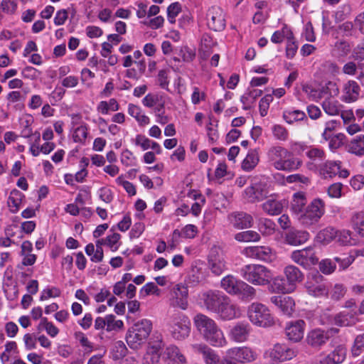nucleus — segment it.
Returning <instances> with one entry per match:
<instances>
[{
    "label": "nucleus",
    "mask_w": 364,
    "mask_h": 364,
    "mask_svg": "<svg viewBox=\"0 0 364 364\" xmlns=\"http://www.w3.org/2000/svg\"><path fill=\"white\" fill-rule=\"evenodd\" d=\"M249 333L250 326L248 324L238 323L232 328L230 335L234 341L243 342L247 340Z\"/></svg>",
    "instance_id": "c85d7f7f"
},
{
    "label": "nucleus",
    "mask_w": 364,
    "mask_h": 364,
    "mask_svg": "<svg viewBox=\"0 0 364 364\" xmlns=\"http://www.w3.org/2000/svg\"><path fill=\"white\" fill-rule=\"evenodd\" d=\"M171 331L173 337L177 340H183L190 333V322L183 315L173 318Z\"/></svg>",
    "instance_id": "ddd939ff"
},
{
    "label": "nucleus",
    "mask_w": 364,
    "mask_h": 364,
    "mask_svg": "<svg viewBox=\"0 0 364 364\" xmlns=\"http://www.w3.org/2000/svg\"><path fill=\"white\" fill-rule=\"evenodd\" d=\"M350 235L351 232L349 230H343L338 231V237L336 238V241H338V242L343 245L350 244Z\"/></svg>",
    "instance_id": "680f3d73"
},
{
    "label": "nucleus",
    "mask_w": 364,
    "mask_h": 364,
    "mask_svg": "<svg viewBox=\"0 0 364 364\" xmlns=\"http://www.w3.org/2000/svg\"><path fill=\"white\" fill-rule=\"evenodd\" d=\"M163 358L168 364H182L186 362L184 355L175 346H170L166 348L163 353Z\"/></svg>",
    "instance_id": "b1692460"
},
{
    "label": "nucleus",
    "mask_w": 364,
    "mask_h": 364,
    "mask_svg": "<svg viewBox=\"0 0 364 364\" xmlns=\"http://www.w3.org/2000/svg\"><path fill=\"white\" fill-rule=\"evenodd\" d=\"M350 185L355 190H360L364 186V176L363 175H357L350 181Z\"/></svg>",
    "instance_id": "774afa93"
},
{
    "label": "nucleus",
    "mask_w": 364,
    "mask_h": 364,
    "mask_svg": "<svg viewBox=\"0 0 364 364\" xmlns=\"http://www.w3.org/2000/svg\"><path fill=\"white\" fill-rule=\"evenodd\" d=\"M107 331H110L123 327V322L121 320H115L114 315H108L105 317Z\"/></svg>",
    "instance_id": "864d4df0"
},
{
    "label": "nucleus",
    "mask_w": 364,
    "mask_h": 364,
    "mask_svg": "<svg viewBox=\"0 0 364 364\" xmlns=\"http://www.w3.org/2000/svg\"><path fill=\"white\" fill-rule=\"evenodd\" d=\"M87 136V129L85 126H80L75 129L73 133V139L75 142L84 141Z\"/></svg>",
    "instance_id": "6e6d98bb"
},
{
    "label": "nucleus",
    "mask_w": 364,
    "mask_h": 364,
    "mask_svg": "<svg viewBox=\"0 0 364 364\" xmlns=\"http://www.w3.org/2000/svg\"><path fill=\"white\" fill-rule=\"evenodd\" d=\"M309 237L306 231L292 229L288 231L285 235V241L291 245H299L306 242Z\"/></svg>",
    "instance_id": "5701e85b"
},
{
    "label": "nucleus",
    "mask_w": 364,
    "mask_h": 364,
    "mask_svg": "<svg viewBox=\"0 0 364 364\" xmlns=\"http://www.w3.org/2000/svg\"><path fill=\"white\" fill-rule=\"evenodd\" d=\"M259 229L263 235H270L274 232L275 224L267 218H261L259 221Z\"/></svg>",
    "instance_id": "79ce46f5"
},
{
    "label": "nucleus",
    "mask_w": 364,
    "mask_h": 364,
    "mask_svg": "<svg viewBox=\"0 0 364 364\" xmlns=\"http://www.w3.org/2000/svg\"><path fill=\"white\" fill-rule=\"evenodd\" d=\"M348 151L357 156L364 155V135L358 136L350 141Z\"/></svg>",
    "instance_id": "f704fd0d"
},
{
    "label": "nucleus",
    "mask_w": 364,
    "mask_h": 364,
    "mask_svg": "<svg viewBox=\"0 0 364 364\" xmlns=\"http://www.w3.org/2000/svg\"><path fill=\"white\" fill-rule=\"evenodd\" d=\"M193 323L202 337L211 346L223 347L227 344L222 330L213 318L199 313L194 316Z\"/></svg>",
    "instance_id": "f257e3e1"
},
{
    "label": "nucleus",
    "mask_w": 364,
    "mask_h": 364,
    "mask_svg": "<svg viewBox=\"0 0 364 364\" xmlns=\"http://www.w3.org/2000/svg\"><path fill=\"white\" fill-rule=\"evenodd\" d=\"M324 281V277L318 272L309 274L305 284L309 294L316 297L328 295V288Z\"/></svg>",
    "instance_id": "0eeeda50"
},
{
    "label": "nucleus",
    "mask_w": 364,
    "mask_h": 364,
    "mask_svg": "<svg viewBox=\"0 0 364 364\" xmlns=\"http://www.w3.org/2000/svg\"><path fill=\"white\" fill-rule=\"evenodd\" d=\"M240 272L242 277L254 285L266 286L272 281V272L263 265L247 264Z\"/></svg>",
    "instance_id": "20e7f679"
},
{
    "label": "nucleus",
    "mask_w": 364,
    "mask_h": 364,
    "mask_svg": "<svg viewBox=\"0 0 364 364\" xmlns=\"http://www.w3.org/2000/svg\"><path fill=\"white\" fill-rule=\"evenodd\" d=\"M226 354L230 358L242 363L252 362L256 359L255 353L246 346L230 348Z\"/></svg>",
    "instance_id": "f3484780"
},
{
    "label": "nucleus",
    "mask_w": 364,
    "mask_h": 364,
    "mask_svg": "<svg viewBox=\"0 0 364 364\" xmlns=\"http://www.w3.org/2000/svg\"><path fill=\"white\" fill-rule=\"evenodd\" d=\"M191 348L195 353L203 356L205 364H213L218 360V355L205 343H195L191 345Z\"/></svg>",
    "instance_id": "aec40b11"
},
{
    "label": "nucleus",
    "mask_w": 364,
    "mask_h": 364,
    "mask_svg": "<svg viewBox=\"0 0 364 364\" xmlns=\"http://www.w3.org/2000/svg\"><path fill=\"white\" fill-rule=\"evenodd\" d=\"M364 347V334L358 336L354 342L353 347L352 348V353L354 355H358L360 353V350Z\"/></svg>",
    "instance_id": "e2e57ef3"
},
{
    "label": "nucleus",
    "mask_w": 364,
    "mask_h": 364,
    "mask_svg": "<svg viewBox=\"0 0 364 364\" xmlns=\"http://www.w3.org/2000/svg\"><path fill=\"white\" fill-rule=\"evenodd\" d=\"M272 133L275 138L280 141H286L289 136L287 129L282 125L275 124L273 126Z\"/></svg>",
    "instance_id": "8fccbe9b"
},
{
    "label": "nucleus",
    "mask_w": 364,
    "mask_h": 364,
    "mask_svg": "<svg viewBox=\"0 0 364 364\" xmlns=\"http://www.w3.org/2000/svg\"><path fill=\"white\" fill-rule=\"evenodd\" d=\"M324 213V204L320 199H314L298 217L304 226L308 227L316 223Z\"/></svg>",
    "instance_id": "423d86ee"
},
{
    "label": "nucleus",
    "mask_w": 364,
    "mask_h": 364,
    "mask_svg": "<svg viewBox=\"0 0 364 364\" xmlns=\"http://www.w3.org/2000/svg\"><path fill=\"white\" fill-rule=\"evenodd\" d=\"M298 49V46L294 41L293 35L287 40V45L286 48V55L289 58H293L296 55Z\"/></svg>",
    "instance_id": "4d7b16f0"
},
{
    "label": "nucleus",
    "mask_w": 364,
    "mask_h": 364,
    "mask_svg": "<svg viewBox=\"0 0 364 364\" xmlns=\"http://www.w3.org/2000/svg\"><path fill=\"white\" fill-rule=\"evenodd\" d=\"M262 209L269 215H279L282 212L283 205L274 198L268 199L262 204Z\"/></svg>",
    "instance_id": "72a5a7b5"
},
{
    "label": "nucleus",
    "mask_w": 364,
    "mask_h": 364,
    "mask_svg": "<svg viewBox=\"0 0 364 364\" xmlns=\"http://www.w3.org/2000/svg\"><path fill=\"white\" fill-rule=\"evenodd\" d=\"M272 100L271 95H266L259 101V112L262 116H265L267 113L269 102Z\"/></svg>",
    "instance_id": "338daca9"
},
{
    "label": "nucleus",
    "mask_w": 364,
    "mask_h": 364,
    "mask_svg": "<svg viewBox=\"0 0 364 364\" xmlns=\"http://www.w3.org/2000/svg\"><path fill=\"white\" fill-rule=\"evenodd\" d=\"M268 157L272 165L280 171H294L301 165V161L294 158L290 151L279 146L270 148Z\"/></svg>",
    "instance_id": "f03ea898"
},
{
    "label": "nucleus",
    "mask_w": 364,
    "mask_h": 364,
    "mask_svg": "<svg viewBox=\"0 0 364 364\" xmlns=\"http://www.w3.org/2000/svg\"><path fill=\"white\" fill-rule=\"evenodd\" d=\"M207 26L213 31L220 32L225 28V18L223 11L218 6H212L206 14Z\"/></svg>",
    "instance_id": "9d476101"
},
{
    "label": "nucleus",
    "mask_w": 364,
    "mask_h": 364,
    "mask_svg": "<svg viewBox=\"0 0 364 364\" xmlns=\"http://www.w3.org/2000/svg\"><path fill=\"white\" fill-rule=\"evenodd\" d=\"M188 296L187 287L181 284H176L171 291L170 305L186 310L188 305Z\"/></svg>",
    "instance_id": "f8f14e48"
},
{
    "label": "nucleus",
    "mask_w": 364,
    "mask_h": 364,
    "mask_svg": "<svg viewBox=\"0 0 364 364\" xmlns=\"http://www.w3.org/2000/svg\"><path fill=\"white\" fill-rule=\"evenodd\" d=\"M245 252L248 257L265 262L271 261L273 256L271 248L265 246L249 247L245 249Z\"/></svg>",
    "instance_id": "412c9836"
},
{
    "label": "nucleus",
    "mask_w": 364,
    "mask_h": 364,
    "mask_svg": "<svg viewBox=\"0 0 364 364\" xmlns=\"http://www.w3.org/2000/svg\"><path fill=\"white\" fill-rule=\"evenodd\" d=\"M342 184L336 183L332 184L328 188V193L332 198H338L341 196Z\"/></svg>",
    "instance_id": "69168bd1"
},
{
    "label": "nucleus",
    "mask_w": 364,
    "mask_h": 364,
    "mask_svg": "<svg viewBox=\"0 0 364 364\" xmlns=\"http://www.w3.org/2000/svg\"><path fill=\"white\" fill-rule=\"evenodd\" d=\"M346 355V350L342 346H338L332 353L321 360V364H338L342 363Z\"/></svg>",
    "instance_id": "cd10ccee"
},
{
    "label": "nucleus",
    "mask_w": 364,
    "mask_h": 364,
    "mask_svg": "<svg viewBox=\"0 0 364 364\" xmlns=\"http://www.w3.org/2000/svg\"><path fill=\"white\" fill-rule=\"evenodd\" d=\"M238 290L235 295H238L242 299L250 301L256 296L255 289L245 282L239 283Z\"/></svg>",
    "instance_id": "473e14b6"
},
{
    "label": "nucleus",
    "mask_w": 364,
    "mask_h": 364,
    "mask_svg": "<svg viewBox=\"0 0 364 364\" xmlns=\"http://www.w3.org/2000/svg\"><path fill=\"white\" fill-rule=\"evenodd\" d=\"M283 117L288 124H292L296 121L303 120L306 118V114L299 109H289L284 112Z\"/></svg>",
    "instance_id": "58836bf2"
},
{
    "label": "nucleus",
    "mask_w": 364,
    "mask_h": 364,
    "mask_svg": "<svg viewBox=\"0 0 364 364\" xmlns=\"http://www.w3.org/2000/svg\"><path fill=\"white\" fill-rule=\"evenodd\" d=\"M338 332L339 329L337 328H331L327 331L316 328L309 332L306 336V342L313 348L320 347Z\"/></svg>",
    "instance_id": "6e6552de"
},
{
    "label": "nucleus",
    "mask_w": 364,
    "mask_h": 364,
    "mask_svg": "<svg viewBox=\"0 0 364 364\" xmlns=\"http://www.w3.org/2000/svg\"><path fill=\"white\" fill-rule=\"evenodd\" d=\"M284 273L286 276L288 284L293 287V291L295 289L296 284L301 282L304 279L303 273L298 267L293 265L286 267Z\"/></svg>",
    "instance_id": "bb28decb"
},
{
    "label": "nucleus",
    "mask_w": 364,
    "mask_h": 364,
    "mask_svg": "<svg viewBox=\"0 0 364 364\" xmlns=\"http://www.w3.org/2000/svg\"><path fill=\"white\" fill-rule=\"evenodd\" d=\"M306 199L304 193L299 192L294 195L293 200L291 203V209L298 218L300 214L304 213V208L306 205Z\"/></svg>",
    "instance_id": "c756f323"
},
{
    "label": "nucleus",
    "mask_w": 364,
    "mask_h": 364,
    "mask_svg": "<svg viewBox=\"0 0 364 364\" xmlns=\"http://www.w3.org/2000/svg\"><path fill=\"white\" fill-rule=\"evenodd\" d=\"M38 330L45 329L48 334L52 337L58 335L59 331L52 323L49 322L46 318H42L38 326Z\"/></svg>",
    "instance_id": "a18cd8bd"
},
{
    "label": "nucleus",
    "mask_w": 364,
    "mask_h": 364,
    "mask_svg": "<svg viewBox=\"0 0 364 364\" xmlns=\"http://www.w3.org/2000/svg\"><path fill=\"white\" fill-rule=\"evenodd\" d=\"M119 239H120L119 234L113 233L112 235H108L106 237L104 244L109 246L112 249V251H116L118 248V246H117L116 245L118 242V241L119 240Z\"/></svg>",
    "instance_id": "052dcab7"
},
{
    "label": "nucleus",
    "mask_w": 364,
    "mask_h": 364,
    "mask_svg": "<svg viewBox=\"0 0 364 364\" xmlns=\"http://www.w3.org/2000/svg\"><path fill=\"white\" fill-rule=\"evenodd\" d=\"M17 0H3L1 4L2 10L8 14H13L17 8Z\"/></svg>",
    "instance_id": "13d9d810"
},
{
    "label": "nucleus",
    "mask_w": 364,
    "mask_h": 364,
    "mask_svg": "<svg viewBox=\"0 0 364 364\" xmlns=\"http://www.w3.org/2000/svg\"><path fill=\"white\" fill-rule=\"evenodd\" d=\"M267 285L269 291L273 293L287 294L293 291V287L286 283L284 279L281 277H272V281Z\"/></svg>",
    "instance_id": "a878e982"
},
{
    "label": "nucleus",
    "mask_w": 364,
    "mask_h": 364,
    "mask_svg": "<svg viewBox=\"0 0 364 364\" xmlns=\"http://www.w3.org/2000/svg\"><path fill=\"white\" fill-rule=\"evenodd\" d=\"M304 321L298 320L287 326L285 331L288 339L294 342L301 341L304 336Z\"/></svg>",
    "instance_id": "4be33fe9"
},
{
    "label": "nucleus",
    "mask_w": 364,
    "mask_h": 364,
    "mask_svg": "<svg viewBox=\"0 0 364 364\" xmlns=\"http://www.w3.org/2000/svg\"><path fill=\"white\" fill-rule=\"evenodd\" d=\"M230 224L237 229H245L252 227L253 218L245 212H235L228 215Z\"/></svg>",
    "instance_id": "6ab92c4d"
},
{
    "label": "nucleus",
    "mask_w": 364,
    "mask_h": 364,
    "mask_svg": "<svg viewBox=\"0 0 364 364\" xmlns=\"http://www.w3.org/2000/svg\"><path fill=\"white\" fill-rule=\"evenodd\" d=\"M152 330L151 321L144 318L136 322L127 331L126 341L128 346L137 350L144 344Z\"/></svg>",
    "instance_id": "7ed1b4c3"
},
{
    "label": "nucleus",
    "mask_w": 364,
    "mask_h": 364,
    "mask_svg": "<svg viewBox=\"0 0 364 364\" xmlns=\"http://www.w3.org/2000/svg\"><path fill=\"white\" fill-rule=\"evenodd\" d=\"M297 355V351L285 344L276 343L269 351V357L275 362L290 360Z\"/></svg>",
    "instance_id": "2eb2a0df"
},
{
    "label": "nucleus",
    "mask_w": 364,
    "mask_h": 364,
    "mask_svg": "<svg viewBox=\"0 0 364 364\" xmlns=\"http://www.w3.org/2000/svg\"><path fill=\"white\" fill-rule=\"evenodd\" d=\"M150 348L148 352V355L150 354L152 355L151 359L154 360L156 362L159 361L160 350L164 347V344L161 340H158L156 342L149 343Z\"/></svg>",
    "instance_id": "09e8293b"
},
{
    "label": "nucleus",
    "mask_w": 364,
    "mask_h": 364,
    "mask_svg": "<svg viewBox=\"0 0 364 364\" xmlns=\"http://www.w3.org/2000/svg\"><path fill=\"white\" fill-rule=\"evenodd\" d=\"M162 97L154 94H148L143 99V104L148 107H154L157 102L161 100Z\"/></svg>",
    "instance_id": "bf43d9fd"
},
{
    "label": "nucleus",
    "mask_w": 364,
    "mask_h": 364,
    "mask_svg": "<svg viewBox=\"0 0 364 364\" xmlns=\"http://www.w3.org/2000/svg\"><path fill=\"white\" fill-rule=\"evenodd\" d=\"M208 268L216 276L220 275L226 269V262L220 247L213 246L210 249L208 255Z\"/></svg>",
    "instance_id": "1a4fd4ad"
},
{
    "label": "nucleus",
    "mask_w": 364,
    "mask_h": 364,
    "mask_svg": "<svg viewBox=\"0 0 364 364\" xmlns=\"http://www.w3.org/2000/svg\"><path fill=\"white\" fill-rule=\"evenodd\" d=\"M226 296L218 291H208L203 294L201 299L208 311L216 314Z\"/></svg>",
    "instance_id": "4468645a"
},
{
    "label": "nucleus",
    "mask_w": 364,
    "mask_h": 364,
    "mask_svg": "<svg viewBox=\"0 0 364 364\" xmlns=\"http://www.w3.org/2000/svg\"><path fill=\"white\" fill-rule=\"evenodd\" d=\"M341 162L340 161H326L321 168V173L325 178H333L340 172Z\"/></svg>",
    "instance_id": "7c9ffc66"
},
{
    "label": "nucleus",
    "mask_w": 364,
    "mask_h": 364,
    "mask_svg": "<svg viewBox=\"0 0 364 364\" xmlns=\"http://www.w3.org/2000/svg\"><path fill=\"white\" fill-rule=\"evenodd\" d=\"M242 281L237 280L232 275H228L221 280V287L230 294H236L239 287V283Z\"/></svg>",
    "instance_id": "2f4dec72"
},
{
    "label": "nucleus",
    "mask_w": 364,
    "mask_h": 364,
    "mask_svg": "<svg viewBox=\"0 0 364 364\" xmlns=\"http://www.w3.org/2000/svg\"><path fill=\"white\" fill-rule=\"evenodd\" d=\"M347 289L343 284H335L328 289V294L333 301H339L344 297Z\"/></svg>",
    "instance_id": "a19ab883"
},
{
    "label": "nucleus",
    "mask_w": 364,
    "mask_h": 364,
    "mask_svg": "<svg viewBox=\"0 0 364 364\" xmlns=\"http://www.w3.org/2000/svg\"><path fill=\"white\" fill-rule=\"evenodd\" d=\"M127 353V348L124 342L118 341L113 343L111 350V355L114 360H117L122 359L126 355Z\"/></svg>",
    "instance_id": "e433bc0d"
},
{
    "label": "nucleus",
    "mask_w": 364,
    "mask_h": 364,
    "mask_svg": "<svg viewBox=\"0 0 364 364\" xmlns=\"http://www.w3.org/2000/svg\"><path fill=\"white\" fill-rule=\"evenodd\" d=\"M360 87L354 80L348 81L343 86V100L346 102H355L358 99Z\"/></svg>",
    "instance_id": "393cba45"
},
{
    "label": "nucleus",
    "mask_w": 364,
    "mask_h": 364,
    "mask_svg": "<svg viewBox=\"0 0 364 364\" xmlns=\"http://www.w3.org/2000/svg\"><path fill=\"white\" fill-rule=\"evenodd\" d=\"M320 271L325 274H330L336 269V264L330 259H325L319 263Z\"/></svg>",
    "instance_id": "3c124183"
},
{
    "label": "nucleus",
    "mask_w": 364,
    "mask_h": 364,
    "mask_svg": "<svg viewBox=\"0 0 364 364\" xmlns=\"http://www.w3.org/2000/svg\"><path fill=\"white\" fill-rule=\"evenodd\" d=\"M322 107L325 112L329 115H336L339 113L338 102L330 97L323 102Z\"/></svg>",
    "instance_id": "37998d69"
},
{
    "label": "nucleus",
    "mask_w": 364,
    "mask_h": 364,
    "mask_svg": "<svg viewBox=\"0 0 364 364\" xmlns=\"http://www.w3.org/2000/svg\"><path fill=\"white\" fill-rule=\"evenodd\" d=\"M269 194L267 186L264 183H255L245 190V198L250 203L259 201Z\"/></svg>",
    "instance_id": "dca6fc26"
},
{
    "label": "nucleus",
    "mask_w": 364,
    "mask_h": 364,
    "mask_svg": "<svg viewBox=\"0 0 364 364\" xmlns=\"http://www.w3.org/2000/svg\"><path fill=\"white\" fill-rule=\"evenodd\" d=\"M291 258L294 262L305 268L314 265L318 262V258L311 247L294 251L291 253Z\"/></svg>",
    "instance_id": "9b49d317"
},
{
    "label": "nucleus",
    "mask_w": 364,
    "mask_h": 364,
    "mask_svg": "<svg viewBox=\"0 0 364 364\" xmlns=\"http://www.w3.org/2000/svg\"><path fill=\"white\" fill-rule=\"evenodd\" d=\"M279 301L280 303H282L280 311L286 315H291L294 311L295 305L294 299L290 296H284L283 299H279Z\"/></svg>",
    "instance_id": "49530a36"
},
{
    "label": "nucleus",
    "mask_w": 364,
    "mask_h": 364,
    "mask_svg": "<svg viewBox=\"0 0 364 364\" xmlns=\"http://www.w3.org/2000/svg\"><path fill=\"white\" fill-rule=\"evenodd\" d=\"M248 318L255 325L268 327L274 323V318L269 309L261 303H252L248 308Z\"/></svg>",
    "instance_id": "39448f33"
},
{
    "label": "nucleus",
    "mask_w": 364,
    "mask_h": 364,
    "mask_svg": "<svg viewBox=\"0 0 364 364\" xmlns=\"http://www.w3.org/2000/svg\"><path fill=\"white\" fill-rule=\"evenodd\" d=\"M259 161V157L255 151H251L248 153L242 163V168L245 171L253 169Z\"/></svg>",
    "instance_id": "ea45409f"
},
{
    "label": "nucleus",
    "mask_w": 364,
    "mask_h": 364,
    "mask_svg": "<svg viewBox=\"0 0 364 364\" xmlns=\"http://www.w3.org/2000/svg\"><path fill=\"white\" fill-rule=\"evenodd\" d=\"M216 314L223 320H232L240 314L238 306L227 296Z\"/></svg>",
    "instance_id": "a211bd4d"
},
{
    "label": "nucleus",
    "mask_w": 364,
    "mask_h": 364,
    "mask_svg": "<svg viewBox=\"0 0 364 364\" xmlns=\"http://www.w3.org/2000/svg\"><path fill=\"white\" fill-rule=\"evenodd\" d=\"M145 293V296H147L150 294H154L156 295H159L160 289L153 282L147 283L145 284L142 289H141V293Z\"/></svg>",
    "instance_id": "0e129e2a"
},
{
    "label": "nucleus",
    "mask_w": 364,
    "mask_h": 364,
    "mask_svg": "<svg viewBox=\"0 0 364 364\" xmlns=\"http://www.w3.org/2000/svg\"><path fill=\"white\" fill-rule=\"evenodd\" d=\"M292 35L291 31L287 26H284L282 30L277 31L272 34L271 41L274 43H280L284 38L288 40Z\"/></svg>",
    "instance_id": "c03bdc74"
},
{
    "label": "nucleus",
    "mask_w": 364,
    "mask_h": 364,
    "mask_svg": "<svg viewBox=\"0 0 364 364\" xmlns=\"http://www.w3.org/2000/svg\"><path fill=\"white\" fill-rule=\"evenodd\" d=\"M345 139L346 136L342 133L331 136L329 139V148L331 150L340 148L343 144Z\"/></svg>",
    "instance_id": "603ef678"
},
{
    "label": "nucleus",
    "mask_w": 364,
    "mask_h": 364,
    "mask_svg": "<svg viewBox=\"0 0 364 364\" xmlns=\"http://www.w3.org/2000/svg\"><path fill=\"white\" fill-rule=\"evenodd\" d=\"M338 230L333 228H326L318 233V237L325 242H329L333 240H336Z\"/></svg>",
    "instance_id": "de8ad7c7"
},
{
    "label": "nucleus",
    "mask_w": 364,
    "mask_h": 364,
    "mask_svg": "<svg viewBox=\"0 0 364 364\" xmlns=\"http://www.w3.org/2000/svg\"><path fill=\"white\" fill-rule=\"evenodd\" d=\"M128 113L134 117L139 124L141 126L149 123V118L141 114V108L134 104H129L128 107Z\"/></svg>",
    "instance_id": "c9c22d12"
},
{
    "label": "nucleus",
    "mask_w": 364,
    "mask_h": 364,
    "mask_svg": "<svg viewBox=\"0 0 364 364\" xmlns=\"http://www.w3.org/2000/svg\"><path fill=\"white\" fill-rule=\"evenodd\" d=\"M181 10V6L178 2L172 3L167 9L168 18L171 23L175 22V17Z\"/></svg>",
    "instance_id": "5fc2aeb1"
},
{
    "label": "nucleus",
    "mask_w": 364,
    "mask_h": 364,
    "mask_svg": "<svg viewBox=\"0 0 364 364\" xmlns=\"http://www.w3.org/2000/svg\"><path fill=\"white\" fill-rule=\"evenodd\" d=\"M235 239L238 242H257L260 239L259 235L253 230H247L243 231L239 233H237L235 235Z\"/></svg>",
    "instance_id": "4c0bfd02"
}]
</instances>
